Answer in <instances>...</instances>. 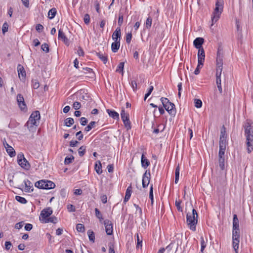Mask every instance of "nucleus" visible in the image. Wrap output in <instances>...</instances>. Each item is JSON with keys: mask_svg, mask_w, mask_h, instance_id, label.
<instances>
[{"mask_svg": "<svg viewBox=\"0 0 253 253\" xmlns=\"http://www.w3.org/2000/svg\"><path fill=\"white\" fill-rule=\"evenodd\" d=\"M41 48L45 53H48L49 52V46L46 43H44L42 45Z\"/></svg>", "mask_w": 253, "mask_h": 253, "instance_id": "51", "label": "nucleus"}, {"mask_svg": "<svg viewBox=\"0 0 253 253\" xmlns=\"http://www.w3.org/2000/svg\"><path fill=\"white\" fill-rule=\"evenodd\" d=\"M226 138H227V134H226V128L224 126H223L222 127V128H221V132H220L219 142H222L223 143H226Z\"/></svg>", "mask_w": 253, "mask_h": 253, "instance_id": "19", "label": "nucleus"}, {"mask_svg": "<svg viewBox=\"0 0 253 253\" xmlns=\"http://www.w3.org/2000/svg\"><path fill=\"white\" fill-rule=\"evenodd\" d=\"M60 194L62 198H65L67 195L66 189L64 188L62 189L60 191Z\"/></svg>", "mask_w": 253, "mask_h": 253, "instance_id": "63", "label": "nucleus"}, {"mask_svg": "<svg viewBox=\"0 0 253 253\" xmlns=\"http://www.w3.org/2000/svg\"><path fill=\"white\" fill-rule=\"evenodd\" d=\"M15 199L21 204H26L27 202L26 199L22 197L19 196H16Z\"/></svg>", "mask_w": 253, "mask_h": 253, "instance_id": "41", "label": "nucleus"}, {"mask_svg": "<svg viewBox=\"0 0 253 253\" xmlns=\"http://www.w3.org/2000/svg\"><path fill=\"white\" fill-rule=\"evenodd\" d=\"M132 39V34L131 33H128L126 35V42L127 43L129 44L130 43L131 40Z\"/></svg>", "mask_w": 253, "mask_h": 253, "instance_id": "55", "label": "nucleus"}, {"mask_svg": "<svg viewBox=\"0 0 253 253\" xmlns=\"http://www.w3.org/2000/svg\"><path fill=\"white\" fill-rule=\"evenodd\" d=\"M223 0H217L215 3V6L223 8Z\"/></svg>", "mask_w": 253, "mask_h": 253, "instance_id": "54", "label": "nucleus"}, {"mask_svg": "<svg viewBox=\"0 0 253 253\" xmlns=\"http://www.w3.org/2000/svg\"><path fill=\"white\" fill-rule=\"evenodd\" d=\"M152 22V18L150 16H149L147 18L146 22L144 24L145 28L147 29H149L151 27Z\"/></svg>", "mask_w": 253, "mask_h": 253, "instance_id": "30", "label": "nucleus"}, {"mask_svg": "<svg viewBox=\"0 0 253 253\" xmlns=\"http://www.w3.org/2000/svg\"><path fill=\"white\" fill-rule=\"evenodd\" d=\"M57 221V218L55 216H51L50 217H48L46 219V220H44L45 223H48V222H51L55 223Z\"/></svg>", "mask_w": 253, "mask_h": 253, "instance_id": "40", "label": "nucleus"}, {"mask_svg": "<svg viewBox=\"0 0 253 253\" xmlns=\"http://www.w3.org/2000/svg\"><path fill=\"white\" fill-rule=\"evenodd\" d=\"M84 21L85 24H88L90 22V16L88 14H85L84 16Z\"/></svg>", "mask_w": 253, "mask_h": 253, "instance_id": "57", "label": "nucleus"}, {"mask_svg": "<svg viewBox=\"0 0 253 253\" xmlns=\"http://www.w3.org/2000/svg\"><path fill=\"white\" fill-rule=\"evenodd\" d=\"M8 29V25L7 22H4L2 25V31L3 34H5L6 32H7Z\"/></svg>", "mask_w": 253, "mask_h": 253, "instance_id": "56", "label": "nucleus"}, {"mask_svg": "<svg viewBox=\"0 0 253 253\" xmlns=\"http://www.w3.org/2000/svg\"><path fill=\"white\" fill-rule=\"evenodd\" d=\"M76 229L78 232H84L85 230L84 225L81 223H78L77 224Z\"/></svg>", "mask_w": 253, "mask_h": 253, "instance_id": "39", "label": "nucleus"}, {"mask_svg": "<svg viewBox=\"0 0 253 253\" xmlns=\"http://www.w3.org/2000/svg\"><path fill=\"white\" fill-rule=\"evenodd\" d=\"M123 20H124L123 15L120 13L119 16V19H118V25H119L120 27L122 26V25L123 23Z\"/></svg>", "mask_w": 253, "mask_h": 253, "instance_id": "61", "label": "nucleus"}, {"mask_svg": "<svg viewBox=\"0 0 253 253\" xmlns=\"http://www.w3.org/2000/svg\"><path fill=\"white\" fill-rule=\"evenodd\" d=\"M3 144L5 147L7 153L8 154L10 157H14L16 155V153L14 149L7 143L5 139L3 140Z\"/></svg>", "mask_w": 253, "mask_h": 253, "instance_id": "10", "label": "nucleus"}, {"mask_svg": "<svg viewBox=\"0 0 253 253\" xmlns=\"http://www.w3.org/2000/svg\"><path fill=\"white\" fill-rule=\"evenodd\" d=\"M74 159V157L73 156H71L70 157H66L64 160V164L65 165H68L71 163Z\"/></svg>", "mask_w": 253, "mask_h": 253, "instance_id": "44", "label": "nucleus"}, {"mask_svg": "<svg viewBox=\"0 0 253 253\" xmlns=\"http://www.w3.org/2000/svg\"><path fill=\"white\" fill-rule=\"evenodd\" d=\"M32 86L34 89H37L40 86V84L38 81L34 80L32 81Z\"/></svg>", "mask_w": 253, "mask_h": 253, "instance_id": "59", "label": "nucleus"}, {"mask_svg": "<svg viewBox=\"0 0 253 253\" xmlns=\"http://www.w3.org/2000/svg\"><path fill=\"white\" fill-rule=\"evenodd\" d=\"M198 217V214L197 211L195 209L192 210V215L187 214V223L189 228L192 231L196 230V225L197 223V218Z\"/></svg>", "mask_w": 253, "mask_h": 253, "instance_id": "2", "label": "nucleus"}, {"mask_svg": "<svg viewBox=\"0 0 253 253\" xmlns=\"http://www.w3.org/2000/svg\"><path fill=\"white\" fill-rule=\"evenodd\" d=\"M95 213L96 216L99 219L100 222H101L103 218L102 213L97 208L95 209Z\"/></svg>", "mask_w": 253, "mask_h": 253, "instance_id": "37", "label": "nucleus"}, {"mask_svg": "<svg viewBox=\"0 0 253 253\" xmlns=\"http://www.w3.org/2000/svg\"><path fill=\"white\" fill-rule=\"evenodd\" d=\"M24 184L25 186L24 190L25 192H29L33 191V189H31L33 188V184L30 180L28 179L25 180Z\"/></svg>", "mask_w": 253, "mask_h": 253, "instance_id": "23", "label": "nucleus"}, {"mask_svg": "<svg viewBox=\"0 0 253 253\" xmlns=\"http://www.w3.org/2000/svg\"><path fill=\"white\" fill-rule=\"evenodd\" d=\"M96 122L94 121H91L84 128V130L86 131H89L91 130L93 127H94V125H95Z\"/></svg>", "mask_w": 253, "mask_h": 253, "instance_id": "38", "label": "nucleus"}, {"mask_svg": "<svg viewBox=\"0 0 253 253\" xmlns=\"http://www.w3.org/2000/svg\"><path fill=\"white\" fill-rule=\"evenodd\" d=\"M161 102L168 112L172 116H174L176 114V109L175 105L173 103H171L169 100L165 97H162L160 99Z\"/></svg>", "mask_w": 253, "mask_h": 253, "instance_id": "3", "label": "nucleus"}, {"mask_svg": "<svg viewBox=\"0 0 253 253\" xmlns=\"http://www.w3.org/2000/svg\"><path fill=\"white\" fill-rule=\"evenodd\" d=\"M149 198L151 200V205L153 204L154 202V196H153V185H151L149 191Z\"/></svg>", "mask_w": 253, "mask_h": 253, "instance_id": "42", "label": "nucleus"}, {"mask_svg": "<svg viewBox=\"0 0 253 253\" xmlns=\"http://www.w3.org/2000/svg\"><path fill=\"white\" fill-rule=\"evenodd\" d=\"M57 13L56 9L54 7L52 8L49 10L48 13V18L50 19H53Z\"/></svg>", "mask_w": 253, "mask_h": 253, "instance_id": "28", "label": "nucleus"}, {"mask_svg": "<svg viewBox=\"0 0 253 253\" xmlns=\"http://www.w3.org/2000/svg\"><path fill=\"white\" fill-rule=\"evenodd\" d=\"M219 167L221 170L225 169V158H218Z\"/></svg>", "mask_w": 253, "mask_h": 253, "instance_id": "31", "label": "nucleus"}, {"mask_svg": "<svg viewBox=\"0 0 253 253\" xmlns=\"http://www.w3.org/2000/svg\"><path fill=\"white\" fill-rule=\"evenodd\" d=\"M121 30L120 27H117L112 35V39L114 41L120 42Z\"/></svg>", "mask_w": 253, "mask_h": 253, "instance_id": "15", "label": "nucleus"}, {"mask_svg": "<svg viewBox=\"0 0 253 253\" xmlns=\"http://www.w3.org/2000/svg\"><path fill=\"white\" fill-rule=\"evenodd\" d=\"M58 39L61 40L65 44L67 45L69 44V40L65 36L63 30L61 29L58 31Z\"/></svg>", "mask_w": 253, "mask_h": 253, "instance_id": "16", "label": "nucleus"}, {"mask_svg": "<svg viewBox=\"0 0 253 253\" xmlns=\"http://www.w3.org/2000/svg\"><path fill=\"white\" fill-rule=\"evenodd\" d=\"M95 170L96 173L98 174H100L102 172V165L100 161H97L94 166Z\"/></svg>", "mask_w": 253, "mask_h": 253, "instance_id": "25", "label": "nucleus"}, {"mask_svg": "<svg viewBox=\"0 0 253 253\" xmlns=\"http://www.w3.org/2000/svg\"><path fill=\"white\" fill-rule=\"evenodd\" d=\"M253 122L251 120L247 119L244 123L243 126L244 128L246 137V145L247 152L251 153L253 150Z\"/></svg>", "mask_w": 253, "mask_h": 253, "instance_id": "1", "label": "nucleus"}, {"mask_svg": "<svg viewBox=\"0 0 253 253\" xmlns=\"http://www.w3.org/2000/svg\"><path fill=\"white\" fill-rule=\"evenodd\" d=\"M74 123V120L72 118H68L64 120V125L67 126H70Z\"/></svg>", "mask_w": 253, "mask_h": 253, "instance_id": "29", "label": "nucleus"}, {"mask_svg": "<svg viewBox=\"0 0 253 253\" xmlns=\"http://www.w3.org/2000/svg\"><path fill=\"white\" fill-rule=\"evenodd\" d=\"M120 46V42L114 41V42H113L111 45L112 51L114 53L116 52L119 49Z\"/></svg>", "mask_w": 253, "mask_h": 253, "instance_id": "26", "label": "nucleus"}, {"mask_svg": "<svg viewBox=\"0 0 253 253\" xmlns=\"http://www.w3.org/2000/svg\"><path fill=\"white\" fill-rule=\"evenodd\" d=\"M194 104L195 106L197 108H200L202 106V102L199 99H194Z\"/></svg>", "mask_w": 253, "mask_h": 253, "instance_id": "43", "label": "nucleus"}, {"mask_svg": "<svg viewBox=\"0 0 253 253\" xmlns=\"http://www.w3.org/2000/svg\"><path fill=\"white\" fill-rule=\"evenodd\" d=\"M150 171L149 170H146L145 172L144 173L142 177V186L143 188H146L148 184H149L150 180Z\"/></svg>", "mask_w": 253, "mask_h": 253, "instance_id": "9", "label": "nucleus"}, {"mask_svg": "<svg viewBox=\"0 0 253 253\" xmlns=\"http://www.w3.org/2000/svg\"><path fill=\"white\" fill-rule=\"evenodd\" d=\"M131 192H132V187H131V186L130 185L126 189L125 196L130 198V196H131Z\"/></svg>", "mask_w": 253, "mask_h": 253, "instance_id": "49", "label": "nucleus"}, {"mask_svg": "<svg viewBox=\"0 0 253 253\" xmlns=\"http://www.w3.org/2000/svg\"><path fill=\"white\" fill-rule=\"evenodd\" d=\"M17 163L23 169L28 170L31 166L28 161L25 158L23 154H18L17 156Z\"/></svg>", "mask_w": 253, "mask_h": 253, "instance_id": "6", "label": "nucleus"}, {"mask_svg": "<svg viewBox=\"0 0 253 253\" xmlns=\"http://www.w3.org/2000/svg\"><path fill=\"white\" fill-rule=\"evenodd\" d=\"M52 213V209L50 208H48L42 210L41 213V216L43 219L46 220Z\"/></svg>", "mask_w": 253, "mask_h": 253, "instance_id": "13", "label": "nucleus"}, {"mask_svg": "<svg viewBox=\"0 0 253 253\" xmlns=\"http://www.w3.org/2000/svg\"><path fill=\"white\" fill-rule=\"evenodd\" d=\"M39 123L36 121L35 119L31 118V117H30L29 120L26 123V126L29 129L31 130L32 129V127H33L35 126H37L39 125Z\"/></svg>", "mask_w": 253, "mask_h": 253, "instance_id": "17", "label": "nucleus"}, {"mask_svg": "<svg viewBox=\"0 0 253 253\" xmlns=\"http://www.w3.org/2000/svg\"><path fill=\"white\" fill-rule=\"evenodd\" d=\"M181 203V201L180 200L175 201V206L177 208V210L179 211H182V208L181 207L180 205Z\"/></svg>", "mask_w": 253, "mask_h": 253, "instance_id": "47", "label": "nucleus"}, {"mask_svg": "<svg viewBox=\"0 0 253 253\" xmlns=\"http://www.w3.org/2000/svg\"><path fill=\"white\" fill-rule=\"evenodd\" d=\"M220 152H225L226 150V143L219 142Z\"/></svg>", "mask_w": 253, "mask_h": 253, "instance_id": "45", "label": "nucleus"}, {"mask_svg": "<svg viewBox=\"0 0 253 253\" xmlns=\"http://www.w3.org/2000/svg\"><path fill=\"white\" fill-rule=\"evenodd\" d=\"M17 71L20 80L22 81H24L26 76V71L23 66L21 64L18 65Z\"/></svg>", "mask_w": 253, "mask_h": 253, "instance_id": "12", "label": "nucleus"}, {"mask_svg": "<svg viewBox=\"0 0 253 253\" xmlns=\"http://www.w3.org/2000/svg\"><path fill=\"white\" fill-rule=\"evenodd\" d=\"M106 111L110 117L115 120H119V114L115 111L110 109H107Z\"/></svg>", "mask_w": 253, "mask_h": 253, "instance_id": "22", "label": "nucleus"}, {"mask_svg": "<svg viewBox=\"0 0 253 253\" xmlns=\"http://www.w3.org/2000/svg\"><path fill=\"white\" fill-rule=\"evenodd\" d=\"M35 186L40 189H51L55 187L54 182L49 180H41L35 183Z\"/></svg>", "mask_w": 253, "mask_h": 253, "instance_id": "4", "label": "nucleus"}, {"mask_svg": "<svg viewBox=\"0 0 253 253\" xmlns=\"http://www.w3.org/2000/svg\"><path fill=\"white\" fill-rule=\"evenodd\" d=\"M201 252H203V251L204 250L206 244L204 241L203 237L201 238Z\"/></svg>", "mask_w": 253, "mask_h": 253, "instance_id": "58", "label": "nucleus"}, {"mask_svg": "<svg viewBox=\"0 0 253 253\" xmlns=\"http://www.w3.org/2000/svg\"><path fill=\"white\" fill-rule=\"evenodd\" d=\"M222 10L223 8L215 6L214 11L212 13V16L211 17V26L213 25L214 23H215L217 21L219 18L220 15L222 13Z\"/></svg>", "mask_w": 253, "mask_h": 253, "instance_id": "8", "label": "nucleus"}, {"mask_svg": "<svg viewBox=\"0 0 253 253\" xmlns=\"http://www.w3.org/2000/svg\"><path fill=\"white\" fill-rule=\"evenodd\" d=\"M36 29L38 32L40 33L43 30V27L42 25L39 24L36 25Z\"/></svg>", "mask_w": 253, "mask_h": 253, "instance_id": "64", "label": "nucleus"}, {"mask_svg": "<svg viewBox=\"0 0 253 253\" xmlns=\"http://www.w3.org/2000/svg\"><path fill=\"white\" fill-rule=\"evenodd\" d=\"M204 42V39L203 38H197L193 42L194 46L197 48L200 49L203 48L202 45Z\"/></svg>", "mask_w": 253, "mask_h": 253, "instance_id": "18", "label": "nucleus"}, {"mask_svg": "<svg viewBox=\"0 0 253 253\" xmlns=\"http://www.w3.org/2000/svg\"><path fill=\"white\" fill-rule=\"evenodd\" d=\"M222 56L220 55L219 52L218 51L216 57V68H222Z\"/></svg>", "mask_w": 253, "mask_h": 253, "instance_id": "24", "label": "nucleus"}, {"mask_svg": "<svg viewBox=\"0 0 253 253\" xmlns=\"http://www.w3.org/2000/svg\"><path fill=\"white\" fill-rule=\"evenodd\" d=\"M204 63H202V65L199 64V62H198V65L196 68L194 74L195 75H198L200 73V69L203 66Z\"/></svg>", "mask_w": 253, "mask_h": 253, "instance_id": "52", "label": "nucleus"}, {"mask_svg": "<svg viewBox=\"0 0 253 253\" xmlns=\"http://www.w3.org/2000/svg\"><path fill=\"white\" fill-rule=\"evenodd\" d=\"M97 56L98 58L101 59L104 64H106L107 62V56L106 55H103L101 52L96 53Z\"/></svg>", "mask_w": 253, "mask_h": 253, "instance_id": "32", "label": "nucleus"}, {"mask_svg": "<svg viewBox=\"0 0 253 253\" xmlns=\"http://www.w3.org/2000/svg\"><path fill=\"white\" fill-rule=\"evenodd\" d=\"M30 117L31 118H33L34 119H35L36 121L39 123V120L40 119L41 116L40 113L39 111H35L33 112L31 114Z\"/></svg>", "mask_w": 253, "mask_h": 253, "instance_id": "27", "label": "nucleus"}, {"mask_svg": "<svg viewBox=\"0 0 253 253\" xmlns=\"http://www.w3.org/2000/svg\"><path fill=\"white\" fill-rule=\"evenodd\" d=\"M179 171H180V168L179 165L176 167L175 169V183L176 184L177 183L178 180H179Z\"/></svg>", "mask_w": 253, "mask_h": 253, "instance_id": "35", "label": "nucleus"}, {"mask_svg": "<svg viewBox=\"0 0 253 253\" xmlns=\"http://www.w3.org/2000/svg\"><path fill=\"white\" fill-rule=\"evenodd\" d=\"M81 107V103L79 102L75 101L73 105V107L75 110H78Z\"/></svg>", "mask_w": 253, "mask_h": 253, "instance_id": "60", "label": "nucleus"}, {"mask_svg": "<svg viewBox=\"0 0 253 253\" xmlns=\"http://www.w3.org/2000/svg\"><path fill=\"white\" fill-rule=\"evenodd\" d=\"M154 87L153 85L150 86L148 92L146 94H145L144 96V100H146L147 98L151 94V92L153 90Z\"/></svg>", "mask_w": 253, "mask_h": 253, "instance_id": "53", "label": "nucleus"}, {"mask_svg": "<svg viewBox=\"0 0 253 253\" xmlns=\"http://www.w3.org/2000/svg\"><path fill=\"white\" fill-rule=\"evenodd\" d=\"M121 117L124 123L125 127L127 129H130L131 127V123L129 119L128 114L125 112V109H123L121 112Z\"/></svg>", "mask_w": 253, "mask_h": 253, "instance_id": "7", "label": "nucleus"}, {"mask_svg": "<svg viewBox=\"0 0 253 253\" xmlns=\"http://www.w3.org/2000/svg\"><path fill=\"white\" fill-rule=\"evenodd\" d=\"M124 62H121L118 65L116 69V72L121 73L122 75L124 73Z\"/></svg>", "mask_w": 253, "mask_h": 253, "instance_id": "34", "label": "nucleus"}, {"mask_svg": "<svg viewBox=\"0 0 253 253\" xmlns=\"http://www.w3.org/2000/svg\"><path fill=\"white\" fill-rule=\"evenodd\" d=\"M133 205L135 207V209H136L135 214H137L138 213L139 216H141L142 215V209L139 207L138 205H137L135 204H134Z\"/></svg>", "mask_w": 253, "mask_h": 253, "instance_id": "46", "label": "nucleus"}, {"mask_svg": "<svg viewBox=\"0 0 253 253\" xmlns=\"http://www.w3.org/2000/svg\"><path fill=\"white\" fill-rule=\"evenodd\" d=\"M142 244V238H140L139 237V235L137 234V246L136 248H139V247H141Z\"/></svg>", "mask_w": 253, "mask_h": 253, "instance_id": "50", "label": "nucleus"}, {"mask_svg": "<svg viewBox=\"0 0 253 253\" xmlns=\"http://www.w3.org/2000/svg\"><path fill=\"white\" fill-rule=\"evenodd\" d=\"M109 253H115L114 245L111 243H109Z\"/></svg>", "mask_w": 253, "mask_h": 253, "instance_id": "62", "label": "nucleus"}, {"mask_svg": "<svg viewBox=\"0 0 253 253\" xmlns=\"http://www.w3.org/2000/svg\"><path fill=\"white\" fill-rule=\"evenodd\" d=\"M86 147L85 146H81L78 149V153L80 157H83L85 153Z\"/></svg>", "mask_w": 253, "mask_h": 253, "instance_id": "33", "label": "nucleus"}, {"mask_svg": "<svg viewBox=\"0 0 253 253\" xmlns=\"http://www.w3.org/2000/svg\"><path fill=\"white\" fill-rule=\"evenodd\" d=\"M239 242L240 230H232V245L236 253H238Z\"/></svg>", "mask_w": 253, "mask_h": 253, "instance_id": "5", "label": "nucleus"}, {"mask_svg": "<svg viewBox=\"0 0 253 253\" xmlns=\"http://www.w3.org/2000/svg\"><path fill=\"white\" fill-rule=\"evenodd\" d=\"M17 103L19 107H20L21 110H24L25 109H26V105L25 104L24 100H22L21 102H18Z\"/></svg>", "mask_w": 253, "mask_h": 253, "instance_id": "48", "label": "nucleus"}, {"mask_svg": "<svg viewBox=\"0 0 253 253\" xmlns=\"http://www.w3.org/2000/svg\"><path fill=\"white\" fill-rule=\"evenodd\" d=\"M105 227V231L107 235H111L113 234V224L111 221L106 219L103 222Z\"/></svg>", "mask_w": 253, "mask_h": 253, "instance_id": "11", "label": "nucleus"}, {"mask_svg": "<svg viewBox=\"0 0 253 253\" xmlns=\"http://www.w3.org/2000/svg\"><path fill=\"white\" fill-rule=\"evenodd\" d=\"M232 230H240L239 221L237 215L235 214L233 215Z\"/></svg>", "mask_w": 253, "mask_h": 253, "instance_id": "20", "label": "nucleus"}, {"mask_svg": "<svg viewBox=\"0 0 253 253\" xmlns=\"http://www.w3.org/2000/svg\"><path fill=\"white\" fill-rule=\"evenodd\" d=\"M141 163L142 167L146 169L150 164L149 161L145 157L144 154L141 156Z\"/></svg>", "mask_w": 253, "mask_h": 253, "instance_id": "21", "label": "nucleus"}, {"mask_svg": "<svg viewBox=\"0 0 253 253\" xmlns=\"http://www.w3.org/2000/svg\"><path fill=\"white\" fill-rule=\"evenodd\" d=\"M205 53L203 48H200L198 52V62L199 64L202 65V63H204L205 61Z\"/></svg>", "mask_w": 253, "mask_h": 253, "instance_id": "14", "label": "nucleus"}, {"mask_svg": "<svg viewBox=\"0 0 253 253\" xmlns=\"http://www.w3.org/2000/svg\"><path fill=\"white\" fill-rule=\"evenodd\" d=\"M87 234H88L89 240L92 241V242H94L95 236H94V232L92 230H89L87 231Z\"/></svg>", "mask_w": 253, "mask_h": 253, "instance_id": "36", "label": "nucleus"}]
</instances>
